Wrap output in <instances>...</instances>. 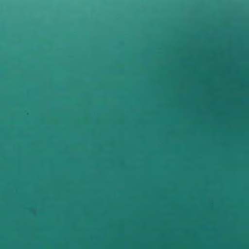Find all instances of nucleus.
<instances>
[{"label":"nucleus","mask_w":249,"mask_h":249,"mask_svg":"<svg viewBox=\"0 0 249 249\" xmlns=\"http://www.w3.org/2000/svg\"><path fill=\"white\" fill-rule=\"evenodd\" d=\"M16 230H17V231H18V229L17 228L16 229Z\"/></svg>","instance_id":"3"},{"label":"nucleus","mask_w":249,"mask_h":249,"mask_svg":"<svg viewBox=\"0 0 249 249\" xmlns=\"http://www.w3.org/2000/svg\"><path fill=\"white\" fill-rule=\"evenodd\" d=\"M16 242H18V240H16Z\"/></svg>","instance_id":"6"},{"label":"nucleus","mask_w":249,"mask_h":249,"mask_svg":"<svg viewBox=\"0 0 249 249\" xmlns=\"http://www.w3.org/2000/svg\"><path fill=\"white\" fill-rule=\"evenodd\" d=\"M16 149H17V150L18 149V148H17V147L16 148Z\"/></svg>","instance_id":"4"},{"label":"nucleus","mask_w":249,"mask_h":249,"mask_svg":"<svg viewBox=\"0 0 249 249\" xmlns=\"http://www.w3.org/2000/svg\"><path fill=\"white\" fill-rule=\"evenodd\" d=\"M16 236H18V233H16Z\"/></svg>","instance_id":"1"},{"label":"nucleus","mask_w":249,"mask_h":249,"mask_svg":"<svg viewBox=\"0 0 249 249\" xmlns=\"http://www.w3.org/2000/svg\"><path fill=\"white\" fill-rule=\"evenodd\" d=\"M16 185H17V186L18 185V184H17V183L16 184Z\"/></svg>","instance_id":"5"},{"label":"nucleus","mask_w":249,"mask_h":249,"mask_svg":"<svg viewBox=\"0 0 249 249\" xmlns=\"http://www.w3.org/2000/svg\"><path fill=\"white\" fill-rule=\"evenodd\" d=\"M16 236H18V233H16Z\"/></svg>","instance_id":"2"}]
</instances>
